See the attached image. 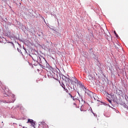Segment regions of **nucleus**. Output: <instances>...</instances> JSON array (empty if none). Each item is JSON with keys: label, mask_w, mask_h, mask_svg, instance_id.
Wrapping results in <instances>:
<instances>
[{"label": "nucleus", "mask_w": 128, "mask_h": 128, "mask_svg": "<svg viewBox=\"0 0 128 128\" xmlns=\"http://www.w3.org/2000/svg\"><path fill=\"white\" fill-rule=\"evenodd\" d=\"M73 100H74V102H78H78H80V100H78V98H74V96H73L72 98Z\"/></svg>", "instance_id": "nucleus-6"}, {"label": "nucleus", "mask_w": 128, "mask_h": 128, "mask_svg": "<svg viewBox=\"0 0 128 128\" xmlns=\"http://www.w3.org/2000/svg\"><path fill=\"white\" fill-rule=\"evenodd\" d=\"M90 94H92V92H90Z\"/></svg>", "instance_id": "nucleus-18"}, {"label": "nucleus", "mask_w": 128, "mask_h": 128, "mask_svg": "<svg viewBox=\"0 0 128 128\" xmlns=\"http://www.w3.org/2000/svg\"><path fill=\"white\" fill-rule=\"evenodd\" d=\"M41 124H43L44 126V124H46V123H44V122H41Z\"/></svg>", "instance_id": "nucleus-12"}, {"label": "nucleus", "mask_w": 128, "mask_h": 128, "mask_svg": "<svg viewBox=\"0 0 128 128\" xmlns=\"http://www.w3.org/2000/svg\"><path fill=\"white\" fill-rule=\"evenodd\" d=\"M66 80L68 82H71L72 84H78V79L76 78H72V79L66 78Z\"/></svg>", "instance_id": "nucleus-3"}, {"label": "nucleus", "mask_w": 128, "mask_h": 128, "mask_svg": "<svg viewBox=\"0 0 128 128\" xmlns=\"http://www.w3.org/2000/svg\"><path fill=\"white\" fill-rule=\"evenodd\" d=\"M69 96H70L71 98H74V96H72V94H70V93H68Z\"/></svg>", "instance_id": "nucleus-10"}, {"label": "nucleus", "mask_w": 128, "mask_h": 128, "mask_svg": "<svg viewBox=\"0 0 128 128\" xmlns=\"http://www.w3.org/2000/svg\"><path fill=\"white\" fill-rule=\"evenodd\" d=\"M11 48H14V46L12 45H11Z\"/></svg>", "instance_id": "nucleus-17"}, {"label": "nucleus", "mask_w": 128, "mask_h": 128, "mask_svg": "<svg viewBox=\"0 0 128 128\" xmlns=\"http://www.w3.org/2000/svg\"><path fill=\"white\" fill-rule=\"evenodd\" d=\"M43 20H44V18H43Z\"/></svg>", "instance_id": "nucleus-20"}, {"label": "nucleus", "mask_w": 128, "mask_h": 128, "mask_svg": "<svg viewBox=\"0 0 128 128\" xmlns=\"http://www.w3.org/2000/svg\"><path fill=\"white\" fill-rule=\"evenodd\" d=\"M64 90H65V92H68V89H64Z\"/></svg>", "instance_id": "nucleus-11"}, {"label": "nucleus", "mask_w": 128, "mask_h": 128, "mask_svg": "<svg viewBox=\"0 0 128 128\" xmlns=\"http://www.w3.org/2000/svg\"><path fill=\"white\" fill-rule=\"evenodd\" d=\"M11 96H12V98H14V94H12L11 95Z\"/></svg>", "instance_id": "nucleus-14"}, {"label": "nucleus", "mask_w": 128, "mask_h": 128, "mask_svg": "<svg viewBox=\"0 0 128 128\" xmlns=\"http://www.w3.org/2000/svg\"><path fill=\"white\" fill-rule=\"evenodd\" d=\"M106 40H112V36L110 35V34H109V35H107V36H106Z\"/></svg>", "instance_id": "nucleus-5"}, {"label": "nucleus", "mask_w": 128, "mask_h": 128, "mask_svg": "<svg viewBox=\"0 0 128 128\" xmlns=\"http://www.w3.org/2000/svg\"><path fill=\"white\" fill-rule=\"evenodd\" d=\"M62 88H63L64 90H66V86H64V85L62 86Z\"/></svg>", "instance_id": "nucleus-13"}, {"label": "nucleus", "mask_w": 128, "mask_h": 128, "mask_svg": "<svg viewBox=\"0 0 128 128\" xmlns=\"http://www.w3.org/2000/svg\"><path fill=\"white\" fill-rule=\"evenodd\" d=\"M43 20H44V18H43Z\"/></svg>", "instance_id": "nucleus-19"}, {"label": "nucleus", "mask_w": 128, "mask_h": 128, "mask_svg": "<svg viewBox=\"0 0 128 128\" xmlns=\"http://www.w3.org/2000/svg\"><path fill=\"white\" fill-rule=\"evenodd\" d=\"M22 128H24V126H23Z\"/></svg>", "instance_id": "nucleus-21"}, {"label": "nucleus", "mask_w": 128, "mask_h": 128, "mask_svg": "<svg viewBox=\"0 0 128 128\" xmlns=\"http://www.w3.org/2000/svg\"><path fill=\"white\" fill-rule=\"evenodd\" d=\"M32 58L34 62H40L41 58L40 56H38V55L36 54H34L32 56Z\"/></svg>", "instance_id": "nucleus-2"}, {"label": "nucleus", "mask_w": 128, "mask_h": 128, "mask_svg": "<svg viewBox=\"0 0 128 128\" xmlns=\"http://www.w3.org/2000/svg\"><path fill=\"white\" fill-rule=\"evenodd\" d=\"M22 50H23L24 52H26V50H24V48H22Z\"/></svg>", "instance_id": "nucleus-9"}, {"label": "nucleus", "mask_w": 128, "mask_h": 128, "mask_svg": "<svg viewBox=\"0 0 128 128\" xmlns=\"http://www.w3.org/2000/svg\"><path fill=\"white\" fill-rule=\"evenodd\" d=\"M82 102H84V100H82Z\"/></svg>", "instance_id": "nucleus-16"}, {"label": "nucleus", "mask_w": 128, "mask_h": 128, "mask_svg": "<svg viewBox=\"0 0 128 128\" xmlns=\"http://www.w3.org/2000/svg\"><path fill=\"white\" fill-rule=\"evenodd\" d=\"M18 52H20V54H22V50L18 48Z\"/></svg>", "instance_id": "nucleus-7"}, {"label": "nucleus", "mask_w": 128, "mask_h": 128, "mask_svg": "<svg viewBox=\"0 0 128 128\" xmlns=\"http://www.w3.org/2000/svg\"><path fill=\"white\" fill-rule=\"evenodd\" d=\"M114 34H116V36L117 38H118V34H116V31L114 32Z\"/></svg>", "instance_id": "nucleus-8"}, {"label": "nucleus", "mask_w": 128, "mask_h": 128, "mask_svg": "<svg viewBox=\"0 0 128 128\" xmlns=\"http://www.w3.org/2000/svg\"><path fill=\"white\" fill-rule=\"evenodd\" d=\"M27 124H32V126L34 128H36V122H34V120H30V119H28V121L27 122Z\"/></svg>", "instance_id": "nucleus-4"}, {"label": "nucleus", "mask_w": 128, "mask_h": 128, "mask_svg": "<svg viewBox=\"0 0 128 128\" xmlns=\"http://www.w3.org/2000/svg\"><path fill=\"white\" fill-rule=\"evenodd\" d=\"M44 60L43 62H42V59H40V61H39L38 62L40 63V66H42V68H48V62H46V60L44 58Z\"/></svg>", "instance_id": "nucleus-1"}, {"label": "nucleus", "mask_w": 128, "mask_h": 128, "mask_svg": "<svg viewBox=\"0 0 128 128\" xmlns=\"http://www.w3.org/2000/svg\"><path fill=\"white\" fill-rule=\"evenodd\" d=\"M109 102H110V104H112V100H108Z\"/></svg>", "instance_id": "nucleus-15"}]
</instances>
